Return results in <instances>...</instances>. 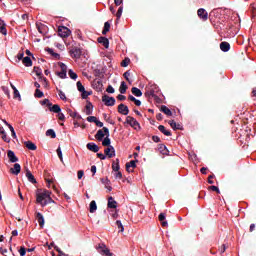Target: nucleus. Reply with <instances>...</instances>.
Here are the masks:
<instances>
[{
    "instance_id": "nucleus-1",
    "label": "nucleus",
    "mask_w": 256,
    "mask_h": 256,
    "mask_svg": "<svg viewBox=\"0 0 256 256\" xmlns=\"http://www.w3.org/2000/svg\"><path fill=\"white\" fill-rule=\"evenodd\" d=\"M49 195H51V192H49V190L38 192L36 194V202L39 203V205H42V207H45V205H48L47 197H49Z\"/></svg>"
},
{
    "instance_id": "nucleus-2",
    "label": "nucleus",
    "mask_w": 256,
    "mask_h": 256,
    "mask_svg": "<svg viewBox=\"0 0 256 256\" xmlns=\"http://www.w3.org/2000/svg\"><path fill=\"white\" fill-rule=\"evenodd\" d=\"M81 55H83V50L79 46H72L70 49V56L72 59H81Z\"/></svg>"
},
{
    "instance_id": "nucleus-3",
    "label": "nucleus",
    "mask_w": 256,
    "mask_h": 256,
    "mask_svg": "<svg viewBox=\"0 0 256 256\" xmlns=\"http://www.w3.org/2000/svg\"><path fill=\"white\" fill-rule=\"evenodd\" d=\"M58 35L62 39H67L69 35H71V30L67 28L66 26H59L58 27Z\"/></svg>"
},
{
    "instance_id": "nucleus-4",
    "label": "nucleus",
    "mask_w": 256,
    "mask_h": 256,
    "mask_svg": "<svg viewBox=\"0 0 256 256\" xmlns=\"http://www.w3.org/2000/svg\"><path fill=\"white\" fill-rule=\"evenodd\" d=\"M102 102L106 107H113L115 105V98L105 94L102 96Z\"/></svg>"
},
{
    "instance_id": "nucleus-5",
    "label": "nucleus",
    "mask_w": 256,
    "mask_h": 256,
    "mask_svg": "<svg viewBox=\"0 0 256 256\" xmlns=\"http://www.w3.org/2000/svg\"><path fill=\"white\" fill-rule=\"evenodd\" d=\"M61 71L60 72H57L56 75L58 77H60V79H67V65H65V63H58Z\"/></svg>"
},
{
    "instance_id": "nucleus-6",
    "label": "nucleus",
    "mask_w": 256,
    "mask_h": 256,
    "mask_svg": "<svg viewBox=\"0 0 256 256\" xmlns=\"http://www.w3.org/2000/svg\"><path fill=\"white\" fill-rule=\"evenodd\" d=\"M96 249L101 255L113 256V253H111V250L105 244H99Z\"/></svg>"
},
{
    "instance_id": "nucleus-7",
    "label": "nucleus",
    "mask_w": 256,
    "mask_h": 256,
    "mask_svg": "<svg viewBox=\"0 0 256 256\" xmlns=\"http://www.w3.org/2000/svg\"><path fill=\"white\" fill-rule=\"evenodd\" d=\"M126 123L128 125H130V127H133V129H141V125L139 124V122L132 116H127L126 117Z\"/></svg>"
},
{
    "instance_id": "nucleus-8",
    "label": "nucleus",
    "mask_w": 256,
    "mask_h": 256,
    "mask_svg": "<svg viewBox=\"0 0 256 256\" xmlns=\"http://www.w3.org/2000/svg\"><path fill=\"white\" fill-rule=\"evenodd\" d=\"M104 154L108 159H113V157H115V147L107 146V148L104 149Z\"/></svg>"
},
{
    "instance_id": "nucleus-9",
    "label": "nucleus",
    "mask_w": 256,
    "mask_h": 256,
    "mask_svg": "<svg viewBox=\"0 0 256 256\" xmlns=\"http://www.w3.org/2000/svg\"><path fill=\"white\" fill-rule=\"evenodd\" d=\"M118 113H120V115H129V107L123 103L119 104Z\"/></svg>"
},
{
    "instance_id": "nucleus-10",
    "label": "nucleus",
    "mask_w": 256,
    "mask_h": 256,
    "mask_svg": "<svg viewBox=\"0 0 256 256\" xmlns=\"http://www.w3.org/2000/svg\"><path fill=\"white\" fill-rule=\"evenodd\" d=\"M197 15L200 17V19H202V21H207V19H209V14L203 8L198 9Z\"/></svg>"
},
{
    "instance_id": "nucleus-11",
    "label": "nucleus",
    "mask_w": 256,
    "mask_h": 256,
    "mask_svg": "<svg viewBox=\"0 0 256 256\" xmlns=\"http://www.w3.org/2000/svg\"><path fill=\"white\" fill-rule=\"evenodd\" d=\"M7 157L10 163H17V161H19V158L15 156V152H13L12 150L7 151Z\"/></svg>"
},
{
    "instance_id": "nucleus-12",
    "label": "nucleus",
    "mask_w": 256,
    "mask_h": 256,
    "mask_svg": "<svg viewBox=\"0 0 256 256\" xmlns=\"http://www.w3.org/2000/svg\"><path fill=\"white\" fill-rule=\"evenodd\" d=\"M97 41L100 43V45H103L105 49H109V39H107V37H98Z\"/></svg>"
},
{
    "instance_id": "nucleus-13",
    "label": "nucleus",
    "mask_w": 256,
    "mask_h": 256,
    "mask_svg": "<svg viewBox=\"0 0 256 256\" xmlns=\"http://www.w3.org/2000/svg\"><path fill=\"white\" fill-rule=\"evenodd\" d=\"M10 173L12 175H19L21 173V165L19 163H15L13 168H10Z\"/></svg>"
},
{
    "instance_id": "nucleus-14",
    "label": "nucleus",
    "mask_w": 256,
    "mask_h": 256,
    "mask_svg": "<svg viewBox=\"0 0 256 256\" xmlns=\"http://www.w3.org/2000/svg\"><path fill=\"white\" fill-rule=\"evenodd\" d=\"M86 147L89 151H92V153H99V146L93 142L88 143Z\"/></svg>"
},
{
    "instance_id": "nucleus-15",
    "label": "nucleus",
    "mask_w": 256,
    "mask_h": 256,
    "mask_svg": "<svg viewBox=\"0 0 256 256\" xmlns=\"http://www.w3.org/2000/svg\"><path fill=\"white\" fill-rule=\"evenodd\" d=\"M108 209H117V201L113 198V196L108 197Z\"/></svg>"
},
{
    "instance_id": "nucleus-16",
    "label": "nucleus",
    "mask_w": 256,
    "mask_h": 256,
    "mask_svg": "<svg viewBox=\"0 0 256 256\" xmlns=\"http://www.w3.org/2000/svg\"><path fill=\"white\" fill-rule=\"evenodd\" d=\"M36 219H37L41 229H43V227L45 225V218L43 217V214H41V212H37Z\"/></svg>"
},
{
    "instance_id": "nucleus-17",
    "label": "nucleus",
    "mask_w": 256,
    "mask_h": 256,
    "mask_svg": "<svg viewBox=\"0 0 256 256\" xmlns=\"http://www.w3.org/2000/svg\"><path fill=\"white\" fill-rule=\"evenodd\" d=\"M26 177L30 183H33V185L37 183L35 176L31 173L29 169L26 170Z\"/></svg>"
},
{
    "instance_id": "nucleus-18",
    "label": "nucleus",
    "mask_w": 256,
    "mask_h": 256,
    "mask_svg": "<svg viewBox=\"0 0 256 256\" xmlns=\"http://www.w3.org/2000/svg\"><path fill=\"white\" fill-rule=\"evenodd\" d=\"M220 49H221V51H223V53H227V51H229V49H231V44H229V42H221Z\"/></svg>"
},
{
    "instance_id": "nucleus-19",
    "label": "nucleus",
    "mask_w": 256,
    "mask_h": 256,
    "mask_svg": "<svg viewBox=\"0 0 256 256\" xmlns=\"http://www.w3.org/2000/svg\"><path fill=\"white\" fill-rule=\"evenodd\" d=\"M25 147H27V149H29L30 151H37V145H35V143L31 142V141H26L24 142Z\"/></svg>"
},
{
    "instance_id": "nucleus-20",
    "label": "nucleus",
    "mask_w": 256,
    "mask_h": 256,
    "mask_svg": "<svg viewBox=\"0 0 256 256\" xmlns=\"http://www.w3.org/2000/svg\"><path fill=\"white\" fill-rule=\"evenodd\" d=\"M168 123H169L170 127H172V129H174V131H177V130L181 131V129H182L181 124H177L175 120H170Z\"/></svg>"
},
{
    "instance_id": "nucleus-21",
    "label": "nucleus",
    "mask_w": 256,
    "mask_h": 256,
    "mask_svg": "<svg viewBox=\"0 0 256 256\" xmlns=\"http://www.w3.org/2000/svg\"><path fill=\"white\" fill-rule=\"evenodd\" d=\"M158 151H160V153L162 155H168L169 154V150L167 149V146H165V144H159L158 145Z\"/></svg>"
},
{
    "instance_id": "nucleus-22",
    "label": "nucleus",
    "mask_w": 256,
    "mask_h": 256,
    "mask_svg": "<svg viewBox=\"0 0 256 256\" xmlns=\"http://www.w3.org/2000/svg\"><path fill=\"white\" fill-rule=\"evenodd\" d=\"M131 167L132 169H135V167H137V164L135 162V160H131L130 162L126 163V170L128 171V173H131Z\"/></svg>"
},
{
    "instance_id": "nucleus-23",
    "label": "nucleus",
    "mask_w": 256,
    "mask_h": 256,
    "mask_svg": "<svg viewBox=\"0 0 256 256\" xmlns=\"http://www.w3.org/2000/svg\"><path fill=\"white\" fill-rule=\"evenodd\" d=\"M0 33L2 35H7V24H5V21L0 19Z\"/></svg>"
},
{
    "instance_id": "nucleus-24",
    "label": "nucleus",
    "mask_w": 256,
    "mask_h": 256,
    "mask_svg": "<svg viewBox=\"0 0 256 256\" xmlns=\"http://www.w3.org/2000/svg\"><path fill=\"white\" fill-rule=\"evenodd\" d=\"M22 63L23 65H25V67H32L33 65V61L31 60V58L29 56H26L22 59Z\"/></svg>"
},
{
    "instance_id": "nucleus-25",
    "label": "nucleus",
    "mask_w": 256,
    "mask_h": 256,
    "mask_svg": "<svg viewBox=\"0 0 256 256\" xmlns=\"http://www.w3.org/2000/svg\"><path fill=\"white\" fill-rule=\"evenodd\" d=\"M48 109L52 113H61V106H59L58 104H54V105L48 107Z\"/></svg>"
},
{
    "instance_id": "nucleus-26",
    "label": "nucleus",
    "mask_w": 256,
    "mask_h": 256,
    "mask_svg": "<svg viewBox=\"0 0 256 256\" xmlns=\"http://www.w3.org/2000/svg\"><path fill=\"white\" fill-rule=\"evenodd\" d=\"M158 130L163 133V135H166V137H171V131L167 130L165 126L159 125Z\"/></svg>"
},
{
    "instance_id": "nucleus-27",
    "label": "nucleus",
    "mask_w": 256,
    "mask_h": 256,
    "mask_svg": "<svg viewBox=\"0 0 256 256\" xmlns=\"http://www.w3.org/2000/svg\"><path fill=\"white\" fill-rule=\"evenodd\" d=\"M85 109H86V115H93V103L87 102Z\"/></svg>"
},
{
    "instance_id": "nucleus-28",
    "label": "nucleus",
    "mask_w": 256,
    "mask_h": 256,
    "mask_svg": "<svg viewBox=\"0 0 256 256\" xmlns=\"http://www.w3.org/2000/svg\"><path fill=\"white\" fill-rule=\"evenodd\" d=\"M160 111H162V113H164L168 117H171V115H173V112H171V110L169 108H167V106H165V105L161 106Z\"/></svg>"
},
{
    "instance_id": "nucleus-29",
    "label": "nucleus",
    "mask_w": 256,
    "mask_h": 256,
    "mask_svg": "<svg viewBox=\"0 0 256 256\" xmlns=\"http://www.w3.org/2000/svg\"><path fill=\"white\" fill-rule=\"evenodd\" d=\"M127 84L125 83V81L121 82L120 88H119V92L121 93V95H125V93H127Z\"/></svg>"
},
{
    "instance_id": "nucleus-30",
    "label": "nucleus",
    "mask_w": 256,
    "mask_h": 256,
    "mask_svg": "<svg viewBox=\"0 0 256 256\" xmlns=\"http://www.w3.org/2000/svg\"><path fill=\"white\" fill-rule=\"evenodd\" d=\"M33 71L39 79H43V70H41V68L34 66Z\"/></svg>"
},
{
    "instance_id": "nucleus-31",
    "label": "nucleus",
    "mask_w": 256,
    "mask_h": 256,
    "mask_svg": "<svg viewBox=\"0 0 256 256\" xmlns=\"http://www.w3.org/2000/svg\"><path fill=\"white\" fill-rule=\"evenodd\" d=\"M131 91L135 97H141L143 95V92H141V89H139L137 87H132Z\"/></svg>"
},
{
    "instance_id": "nucleus-32",
    "label": "nucleus",
    "mask_w": 256,
    "mask_h": 256,
    "mask_svg": "<svg viewBox=\"0 0 256 256\" xmlns=\"http://www.w3.org/2000/svg\"><path fill=\"white\" fill-rule=\"evenodd\" d=\"M103 137H105V133L103 129L98 130L97 133L95 134V139H97V141H101Z\"/></svg>"
},
{
    "instance_id": "nucleus-33",
    "label": "nucleus",
    "mask_w": 256,
    "mask_h": 256,
    "mask_svg": "<svg viewBox=\"0 0 256 256\" xmlns=\"http://www.w3.org/2000/svg\"><path fill=\"white\" fill-rule=\"evenodd\" d=\"M110 29H111V23L105 22L104 23V28L102 30V35H105L106 33H109Z\"/></svg>"
},
{
    "instance_id": "nucleus-34",
    "label": "nucleus",
    "mask_w": 256,
    "mask_h": 256,
    "mask_svg": "<svg viewBox=\"0 0 256 256\" xmlns=\"http://www.w3.org/2000/svg\"><path fill=\"white\" fill-rule=\"evenodd\" d=\"M90 213H95V211H97V202H95V200H92L90 202V209H89Z\"/></svg>"
},
{
    "instance_id": "nucleus-35",
    "label": "nucleus",
    "mask_w": 256,
    "mask_h": 256,
    "mask_svg": "<svg viewBox=\"0 0 256 256\" xmlns=\"http://www.w3.org/2000/svg\"><path fill=\"white\" fill-rule=\"evenodd\" d=\"M46 136L47 137H51V139H55V137H57V134L55 133V130L53 129H48L46 131Z\"/></svg>"
},
{
    "instance_id": "nucleus-36",
    "label": "nucleus",
    "mask_w": 256,
    "mask_h": 256,
    "mask_svg": "<svg viewBox=\"0 0 256 256\" xmlns=\"http://www.w3.org/2000/svg\"><path fill=\"white\" fill-rule=\"evenodd\" d=\"M102 145H103V147H112L111 146V139L109 138V136H106L104 138V140L102 141Z\"/></svg>"
},
{
    "instance_id": "nucleus-37",
    "label": "nucleus",
    "mask_w": 256,
    "mask_h": 256,
    "mask_svg": "<svg viewBox=\"0 0 256 256\" xmlns=\"http://www.w3.org/2000/svg\"><path fill=\"white\" fill-rule=\"evenodd\" d=\"M116 226L119 229L118 233H123V231H125V227H123V223H121V220L116 221Z\"/></svg>"
},
{
    "instance_id": "nucleus-38",
    "label": "nucleus",
    "mask_w": 256,
    "mask_h": 256,
    "mask_svg": "<svg viewBox=\"0 0 256 256\" xmlns=\"http://www.w3.org/2000/svg\"><path fill=\"white\" fill-rule=\"evenodd\" d=\"M46 51H47L50 55H52V57H54V59H59L60 55H59L58 53L53 52V49H51V48H46Z\"/></svg>"
},
{
    "instance_id": "nucleus-39",
    "label": "nucleus",
    "mask_w": 256,
    "mask_h": 256,
    "mask_svg": "<svg viewBox=\"0 0 256 256\" xmlns=\"http://www.w3.org/2000/svg\"><path fill=\"white\" fill-rule=\"evenodd\" d=\"M120 166H119V159H116V162L112 163V170L113 171H119Z\"/></svg>"
},
{
    "instance_id": "nucleus-40",
    "label": "nucleus",
    "mask_w": 256,
    "mask_h": 256,
    "mask_svg": "<svg viewBox=\"0 0 256 256\" xmlns=\"http://www.w3.org/2000/svg\"><path fill=\"white\" fill-rule=\"evenodd\" d=\"M56 153L61 161V163H63V152L61 151V146H59L56 150Z\"/></svg>"
},
{
    "instance_id": "nucleus-41",
    "label": "nucleus",
    "mask_w": 256,
    "mask_h": 256,
    "mask_svg": "<svg viewBox=\"0 0 256 256\" xmlns=\"http://www.w3.org/2000/svg\"><path fill=\"white\" fill-rule=\"evenodd\" d=\"M40 81H42V85L43 87H45L47 89V87H49V81H47V78H45L44 76H42V78H39Z\"/></svg>"
},
{
    "instance_id": "nucleus-42",
    "label": "nucleus",
    "mask_w": 256,
    "mask_h": 256,
    "mask_svg": "<svg viewBox=\"0 0 256 256\" xmlns=\"http://www.w3.org/2000/svg\"><path fill=\"white\" fill-rule=\"evenodd\" d=\"M68 75H69L70 79H73L74 81H75V79H77V73H75L73 70H69Z\"/></svg>"
},
{
    "instance_id": "nucleus-43",
    "label": "nucleus",
    "mask_w": 256,
    "mask_h": 256,
    "mask_svg": "<svg viewBox=\"0 0 256 256\" xmlns=\"http://www.w3.org/2000/svg\"><path fill=\"white\" fill-rule=\"evenodd\" d=\"M43 91L39 90V89H36L35 90V94H34V97H37L38 99H41V97H43Z\"/></svg>"
},
{
    "instance_id": "nucleus-44",
    "label": "nucleus",
    "mask_w": 256,
    "mask_h": 256,
    "mask_svg": "<svg viewBox=\"0 0 256 256\" xmlns=\"http://www.w3.org/2000/svg\"><path fill=\"white\" fill-rule=\"evenodd\" d=\"M129 63H131V59L129 58H125L122 62H121V66L122 67H128Z\"/></svg>"
},
{
    "instance_id": "nucleus-45",
    "label": "nucleus",
    "mask_w": 256,
    "mask_h": 256,
    "mask_svg": "<svg viewBox=\"0 0 256 256\" xmlns=\"http://www.w3.org/2000/svg\"><path fill=\"white\" fill-rule=\"evenodd\" d=\"M76 85H77V89H78V91H79L80 93H82V91L85 90V86H83V84L81 83V81H78V82L76 83Z\"/></svg>"
},
{
    "instance_id": "nucleus-46",
    "label": "nucleus",
    "mask_w": 256,
    "mask_h": 256,
    "mask_svg": "<svg viewBox=\"0 0 256 256\" xmlns=\"http://www.w3.org/2000/svg\"><path fill=\"white\" fill-rule=\"evenodd\" d=\"M100 181L102 185H111V180H109V178H101Z\"/></svg>"
},
{
    "instance_id": "nucleus-47",
    "label": "nucleus",
    "mask_w": 256,
    "mask_h": 256,
    "mask_svg": "<svg viewBox=\"0 0 256 256\" xmlns=\"http://www.w3.org/2000/svg\"><path fill=\"white\" fill-rule=\"evenodd\" d=\"M121 15H123V6H120V7L118 8V11H117V13H116L117 19H121Z\"/></svg>"
},
{
    "instance_id": "nucleus-48",
    "label": "nucleus",
    "mask_w": 256,
    "mask_h": 256,
    "mask_svg": "<svg viewBox=\"0 0 256 256\" xmlns=\"http://www.w3.org/2000/svg\"><path fill=\"white\" fill-rule=\"evenodd\" d=\"M81 93H82L81 94L82 99H87V97H89V95H91V92L86 91L85 89Z\"/></svg>"
},
{
    "instance_id": "nucleus-49",
    "label": "nucleus",
    "mask_w": 256,
    "mask_h": 256,
    "mask_svg": "<svg viewBox=\"0 0 256 256\" xmlns=\"http://www.w3.org/2000/svg\"><path fill=\"white\" fill-rule=\"evenodd\" d=\"M2 139L5 143H11V138L7 137V133L5 131L4 134H2Z\"/></svg>"
},
{
    "instance_id": "nucleus-50",
    "label": "nucleus",
    "mask_w": 256,
    "mask_h": 256,
    "mask_svg": "<svg viewBox=\"0 0 256 256\" xmlns=\"http://www.w3.org/2000/svg\"><path fill=\"white\" fill-rule=\"evenodd\" d=\"M41 105H47V107H52L53 103H51L49 101V99H44L42 102H41Z\"/></svg>"
},
{
    "instance_id": "nucleus-51",
    "label": "nucleus",
    "mask_w": 256,
    "mask_h": 256,
    "mask_svg": "<svg viewBox=\"0 0 256 256\" xmlns=\"http://www.w3.org/2000/svg\"><path fill=\"white\" fill-rule=\"evenodd\" d=\"M19 98V101H21V94L19 93V90L17 88H14V99Z\"/></svg>"
},
{
    "instance_id": "nucleus-52",
    "label": "nucleus",
    "mask_w": 256,
    "mask_h": 256,
    "mask_svg": "<svg viewBox=\"0 0 256 256\" xmlns=\"http://www.w3.org/2000/svg\"><path fill=\"white\" fill-rule=\"evenodd\" d=\"M88 123H96L97 122V117L95 116H88L87 117Z\"/></svg>"
},
{
    "instance_id": "nucleus-53",
    "label": "nucleus",
    "mask_w": 256,
    "mask_h": 256,
    "mask_svg": "<svg viewBox=\"0 0 256 256\" xmlns=\"http://www.w3.org/2000/svg\"><path fill=\"white\" fill-rule=\"evenodd\" d=\"M209 191H215L216 193H221V191L219 190V187L217 186H209L208 187Z\"/></svg>"
},
{
    "instance_id": "nucleus-54",
    "label": "nucleus",
    "mask_w": 256,
    "mask_h": 256,
    "mask_svg": "<svg viewBox=\"0 0 256 256\" xmlns=\"http://www.w3.org/2000/svg\"><path fill=\"white\" fill-rule=\"evenodd\" d=\"M19 253L21 256H25L27 254V249H25V246L20 247Z\"/></svg>"
},
{
    "instance_id": "nucleus-55",
    "label": "nucleus",
    "mask_w": 256,
    "mask_h": 256,
    "mask_svg": "<svg viewBox=\"0 0 256 256\" xmlns=\"http://www.w3.org/2000/svg\"><path fill=\"white\" fill-rule=\"evenodd\" d=\"M123 77L126 79V81H128V83H131V80H129V77H131V72L126 71V72L123 74Z\"/></svg>"
},
{
    "instance_id": "nucleus-56",
    "label": "nucleus",
    "mask_w": 256,
    "mask_h": 256,
    "mask_svg": "<svg viewBox=\"0 0 256 256\" xmlns=\"http://www.w3.org/2000/svg\"><path fill=\"white\" fill-rule=\"evenodd\" d=\"M58 95L62 101H65L67 99V96H65V93L61 90H58Z\"/></svg>"
},
{
    "instance_id": "nucleus-57",
    "label": "nucleus",
    "mask_w": 256,
    "mask_h": 256,
    "mask_svg": "<svg viewBox=\"0 0 256 256\" xmlns=\"http://www.w3.org/2000/svg\"><path fill=\"white\" fill-rule=\"evenodd\" d=\"M67 112L70 115V117H73L74 119L75 117H77V112H73V110L71 109H68Z\"/></svg>"
},
{
    "instance_id": "nucleus-58",
    "label": "nucleus",
    "mask_w": 256,
    "mask_h": 256,
    "mask_svg": "<svg viewBox=\"0 0 256 256\" xmlns=\"http://www.w3.org/2000/svg\"><path fill=\"white\" fill-rule=\"evenodd\" d=\"M24 53L23 52H19L18 54H17V59H18V61H23V59H25V57H24Z\"/></svg>"
},
{
    "instance_id": "nucleus-59",
    "label": "nucleus",
    "mask_w": 256,
    "mask_h": 256,
    "mask_svg": "<svg viewBox=\"0 0 256 256\" xmlns=\"http://www.w3.org/2000/svg\"><path fill=\"white\" fill-rule=\"evenodd\" d=\"M2 90L4 91L5 95H7L8 98L11 97V94L9 93V89L5 86H2Z\"/></svg>"
},
{
    "instance_id": "nucleus-60",
    "label": "nucleus",
    "mask_w": 256,
    "mask_h": 256,
    "mask_svg": "<svg viewBox=\"0 0 256 256\" xmlns=\"http://www.w3.org/2000/svg\"><path fill=\"white\" fill-rule=\"evenodd\" d=\"M107 93H115V88L113 86L109 85L106 89Z\"/></svg>"
},
{
    "instance_id": "nucleus-61",
    "label": "nucleus",
    "mask_w": 256,
    "mask_h": 256,
    "mask_svg": "<svg viewBox=\"0 0 256 256\" xmlns=\"http://www.w3.org/2000/svg\"><path fill=\"white\" fill-rule=\"evenodd\" d=\"M83 175H85V172L83 170H79L77 173L78 179H83Z\"/></svg>"
},
{
    "instance_id": "nucleus-62",
    "label": "nucleus",
    "mask_w": 256,
    "mask_h": 256,
    "mask_svg": "<svg viewBox=\"0 0 256 256\" xmlns=\"http://www.w3.org/2000/svg\"><path fill=\"white\" fill-rule=\"evenodd\" d=\"M158 219L160 222L165 221L166 217H165V213H160L158 216Z\"/></svg>"
},
{
    "instance_id": "nucleus-63",
    "label": "nucleus",
    "mask_w": 256,
    "mask_h": 256,
    "mask_svg": "<svg viewBox=\"0 0 256 256\" xmlns=\"http://www.w3.org/2000/svg\"><path fill=\"white\" fill-rule=\"evenodd\" d=\"M58 119H59V121H65V114L59 112L58 113Z\"/></svg>"
},
{
    "instance_id": "nucleus-64",
    "label": "nucleus",
    "mask_w": 256,
    "mask_h": 256,
    "mask_svg": "<svg viewBox=\"0 0 256 256\" xmlns=\"http://www.w3.org/2000/svg\"><path fill=\"white\" fill-rule=\"evenodd\" d=\"M102 129L104 131V136L106 135V137H109V128L103 127Z\"/></svg>"
}]
</instances>
